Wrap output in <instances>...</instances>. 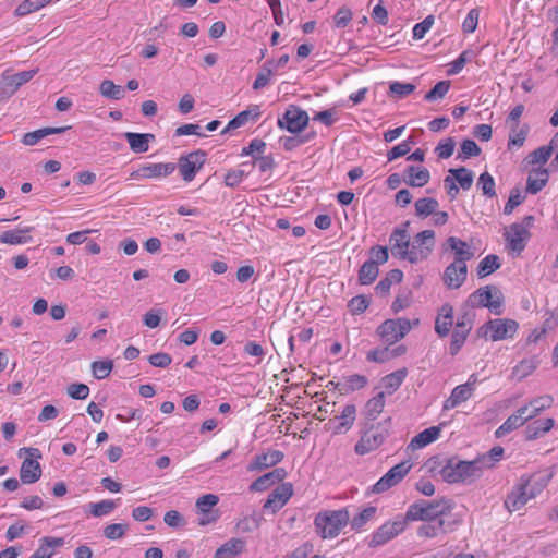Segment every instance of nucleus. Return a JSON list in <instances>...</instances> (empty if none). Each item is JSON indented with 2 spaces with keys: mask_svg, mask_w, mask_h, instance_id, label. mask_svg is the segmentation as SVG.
Listing matches in <instances>:
<instances>
[{
  "mask_svg": "<svg viewBox=\"0 0 558 558\" xmlns=\"http://www.w3.org/2000/svg\"><path fill=\"white\" fill-rule=\"evenodd\" d=\"M486 458L481 457L473 461H462L457 458H450L440 470V475L448 483H471L480 477L484 469L492 468V463H486Z\"/></svg>",
  "mask_w": 558,
  "mask_h": 558,
  "instance_id": "obj_1",
  "label": "nucleus"
},
{
  "mask_svg": "<svg viewBox=\"0 0 558 558\" xmlns=\"http://www.w3.org/2000/svg\"><path fill=\"white\" fill-rule=\"evenodd\" d=\"M409 226L410 221H405L390 234L389 245L391 254L399 259L410 263L424 260V255L421 254L422 252H416V246L410 243Z\"/></svg>",
  "mask_w": 558,
  "mask_h": 558,
  "instance_id": "obj_2",
  "label": "nucleus"
},
{
  "mask_svg": "<svg viewBox=\"0 0 558 558\" xmlns=\"http://www.w3.org/2000/svg\"><path fill=\"white\" fill-rule=\"evenodd\" d=\"M350 521L347 509L328 510L316 514L314 524L317 534L323 538H333Z\"/></svg>",
  "mask_w": 558,
  "mask_h": 558,
  "instance_id": "obj_3",
  "label": "nucleus"
},
{
  "mask_svg": "<svg viewBox=\"0 0 558 558\" xmlns=\"http://www.w3.org/2000/svg\"><path fill=\"white\" fill-rule=\"evenodd\" d=\"M449 500L441 498L437 500H420L411 505L404 519L409 521H435L450 510Z\"/></svg>",
  "mask_w": 558,
  "mask_h": 558,
  "instance_id": "obj_4",
  "label": "nucleus"
},
{
  "mask_svg": "<svg viewBox=\"0 0 558 558\" xmlns=\"http://www.w3.org/2000/svg\"><path fill=\"white\" fill-rule=\"evenodd\" d=\"M504 294L501 290L494 286L488 284L478 288L471 293L465 302V306L471 310L477 307H487L494 314H500L502 311Z\"/></svg>",
  "mask_w": 558,
  "mask_h": 558,
  "instance_id": "obj_5",
  "label": "nucleus"
},
{
  "mask_svg": "<svg viewBox=\"0 0 558 558\" xmlns=\"http://www.w3.org/2000/svg\"><path fill=\"white\" fill-rule=\"evenodd\" d=\"M387 433L386 423H378L377 426L368 423L361 439L355 445V452L363 456L378 448L384 442Z\"/></svg>",
  "mask_w": 558,
  "mask_h": 558,
  "instance_id": "obj_6",
  "label": "nucleus"
},
{
  "mask_svg": "<svg viewBox=\"0 0 558 558\" xmlns=\"http://www.w3.org/2000/svg\"><path fill=\"white\" fill-rule=\"evenodd\" d=\"M22 452L28 453V457L22 462L20 470L21 482L24 484H33L37 482L41 476V468L38 459L41 458V453L37 448H22L19 451V456Z\"/></svg>",
  "mask_w": 558,
  "mask_h": 558,
  "instance_id": "obj_7",
  "label": "nucleus"
},
{
  "mask_svg": "<svg viewBox=\"0 0 558 558\" xmlns=\"http://www.w3.org/2000/svg\"><path fill=\"white\" fill-rule=\"evenodd\" d=\"M39 69L22 71L12 75L5 71L0 80V102L9 99L23 84L29 82Z\"/></svg>",
  "mask_w": 558,
  "mask_h": 558,
  "instance_id": "obj_8",
  "label": "nucleus"
},
{
  "mask_svg": "<svg viewBox=\"0 0 558 558\" xmlns=\"http://www.w3.org/2000/svg\"><path fill=\"white\" fill-rule=\"evenodd\" d=\"M410 328L411 325L405 318H391L378 327L377 333L384 343L390 345L402 339Z\"/></svg>",
  "mask_w": 558,
  "mask_h": 558,
  "instance_id": "obj_9",
  "label": "nucleus"
},
{
  "mask_svg": "<svg viewBox=\"0 0 558 558\" xmlns=\"http://www.w3.org/2000/svg\"><path fill=\"white\" fill-rule=\"evenodd\" d=\"M483 329L485 337L498 341L511 338L518 329V323L513 319L496 318L487 322Z\"/></svg>",
  "mask_w": 558,
  "mask_h": 558,
  "instance_id": "obj_10",
  "label": "nucleus"
},
{
  "mask_svg": "<svg viewBox=\"0 0 558 558\" xmlns=\"http://www.w3.org/2000/svg\"><path fill=\"white\" fill-rule=\"evenodd\" d=\"M206 161V153L202 149L192 151L185 156L179 158L178 167L182 175V179L186 182H191L198 170L203 167Z\"/></svg>",
  "mask_w": 558,
  "mask_h": 558,
  "instance_id": "obj_11",
  "label": "nucleus"
},
{
  "mask_svg": "<svg viewBox=\"0 0 558 558\" xmlns=\"http://www.w3.org/2000/svg\"><path fill=\"white\" fill-rule=\"evenodd\" d=\"M412 464L408 461L396 464L374 484L373 493L380 494L396 486L410 472Z\"/></svg>",
  "mask_w": 558,
  "mask_h": 558,
  "instance_id": "obj_12",
  "label": "nucleus"
},
{
  "mask_svg": "<svg viewBox=\"0 0 558 558\" xmlns=\"http://www.w3.org/2000/svg\"><path fill=\"white\" fill-rule=\"evenodd\" d=\"M308 123V114L296 106H290L283 117L278 120L280 129H287L290 133H300Z\"/></svg>",
  "mask_w": 558,
  "mask_h": 558,
  "instance_id": "obj_13",
  "label": "nucleus"
},
{
  "mask_svg": "<svg viewBox=\"0 0 558 558\" xmlns=\"http://www.w3.org/2000/svg\"><path fill=\"white\" fill-rule=\"evenodd\" d=\"M407 526V520L400 518L393 522H387L383 524L372 536L369 546L377 547L386 544L399 533H401Z\"/></svg>",
  "mask_w": 558,
  "mask_h": 558,
  "instance_id": "obj_14",
  "label": "nucleus"
},
{
  "mask_svg": "<svg viewBox=\"0 0 558 558\" xmlns=\"http://www.w3.org/2000/svg\"><path fill=\"white\" fill-rule=\"evenodd\" d=\"M177 165L173 162L144 165L131 173L133 179L165 178L173 173Z\"/></svg>",
  "mask_w": 558,
  "mask_h": 558,
  "instance_id": "obj_15",
  "label": "nucleus"
},
{
  "mask_svg": "<svg viewBox=\"0 0 558 558\" xmlns=\"http://www.w3.org/2000/svg\"><path fill=\"white\" fill-rule=\"evenodd\" d=\"M292 494L293 486L291 483L280 484L268 496L266 502L264 504V510H270L271 513H276L288 502Z\"/></svg>",
  "mask_w": 558,
  "mask_h": 558,
  "instance_id": "obj_16",
  "label": "nucleus"
},
{
  "mask_svg": "<svg viewBox=\"0 0 558 558\" xmlns=\"http://www.w3.org/2000/svg\"><path fill=\"white\" fill-rule=\"evenodd\" d=\"M507 246L509 250L521 253L530 239L531 233L526 227L514 222L510 226L509 231L505 233Z\"/></svg>",
  "mask_w": 558,
  "mask_h": 558,
  "instance_id": "obj_17",
  "label": "nucleus"
},
{
  "mask_svg": "<svg viewBox=\"0 0 558 558\" xmlns=\"http://www.w3.org/2000/svg\"><path fill=\"white\" fill-rule=\"evenodd\" d=\"M468 277V266L466 264H460L452 262L449 264L442 274L444 284L448 289H459Z\"/></svg>",
  "mask_w": 558,
  "mask_h": 558,
  "instance_id": "obj_18",
  "label": "nucleus"
},
{
  "mask_svg": "<svg viewBox=\"0 0 558 558\" xmlns=\"http://www.w3.org/2000/svg\"><path fill=\"white\" fill-rule=\"evenodd\" d=\"M444 250H451L454 254L453 262L459 263V265L466 264L468 260L474 257V251L471 246L457 236H449L444 243Z\"/></svg>",
  "mask_w": 558,
  "mask_h": 558,
  "instance_id": "obj_19",
  "label": "nucleus"
},
{
  "mask_svg": "<svg viewBox=\"0 0 558 558\" xmlns=\"http://www.w3.org/2000/svg\"><path fill=\"white\" fill-rule=\"evenodd\" d=\"M529 495L526 488L520 483L508 494L505 500V507L510 512L518 511L522 509L529 500L533 499V497Z\"/></svg>",
  "mask_w": 558,
  "mask_h": 558,
  "instance_id": "obj_20",
  "label": "nucleus"
},
{
  "mask_svg": "<svg viewBox=\"0 0 558 558\" xmlns=\"http://www.w3.org/2000/svg\"><path fill=\"white\" fill-rule=\"evenodd\" d=\"M525 410H526L525 407L519 408L513 414H511L504 422L502 425H500L496 429L495 436L497 438H501V437L506 436L507 434L511 433L512 430L518 429L519 427L524 425V423L527 422V418H526L527 413H525Z\"/></svg>",
  "mask_w": 558,
  "mask_h": 558,
  "instance_id": "obj_21",
  "label": "nucleus"
},
{
  "mask_svg": "<svg viewBox=\"0 0 558 558\" xmlns=\"http://www.w3.org/2000/svg\"><path fill=\"white\" fill-rule=\"evenodd\" d=\"M287 476V472L282 468H276L271 472L266 473L262 476H259L257 480H255L251 486L250 489L252 492H263L267 488H269L271 485L279 483L283 481Z\"/></svg>",
  "mask_w": 558,
  "mask_h": 558,
  "instance_id": "obj_22",
  "label": "nucleus"
},
{
  "mask_svg": "<svg viewBox=\"0 0 558 558\" xmlns=\"http://www.w3.org/2000/svg\"><path fill=\"white\" fill-rule=\"evenodd\" d=\"M403 181L412 187H422L426 185L430 179L428 169L423 167L408 166Z\"/></svg>",
  "mask_w": 558,
  "mask_h": 558,
  "instance_id": "obj_23",
  "label": "nucleus"
},
{
  "mask_svg": "<svg viewBox=\"0 0 558 558\" xmlns=\"http://www.w3.org/2000/svg\"><path fill=\"white\" fill-rule=\"evenodd\" d=\"M130 148L135 154H143L148 151L149 143L155 141V135L151 133H133L126 132L124 134Z\"/></svg>",
  "mask_w": 558,
  "mask_h": 558,
  "instance_id": "obj_24",
  "label": "nucleus"
},
{
  "mask_svg": "<svg viewBox=\"0 0 558 558\" xmlns=\"http://www.w3.org/2000/svg\"><path fill=\"white\" fill-rule=\"evenodd\" d=\"M549 173L545 168L532 169L526 180V193L537 194L547 184Z\"/></svg>",
  "mask_w": 558,
  "mask_h": 558,
  "instance_id": "obj_25",
  "label": "nucleus"
},
{
  "mask_svg": "<svg viewBox=\"0 0 558 558\" xmlns=\"http://www.w3.org/2000/svg\"><path fill=\"white\" fill-rule=\"evenodd\" d=\"M284 454L280 450H270L266 453L256 456L254 462L248 466L250 470H264L274 466L282 461Z\"/></svg>",
  "mask_w": 558,
  "mask_h": 558,
  "instance_id": "obj_26",
  "label": "nucleus"
},
{
  "mask_svg": "<svg viewBox=\"0 0 558 558\" xmlns=\"http://www.w3.org/2000/svg\"><path fill=\"white\" fill-rule=\"evenodd\" d=\"M416 246V252H422L424 259L428 257L435 245V232L433 230H424L414 236L413 244Z\"/></svg>",
  "mask_w": 558,
  "mask_h": 558,
  "instance_id": "obj_27",
  "label": "nucleus"
},
{
  "mask_svg": "<svg viewBox=\"0 0 558 558\" xmlns=\"http://www.w3.org/2000/svg\"><path fill=\"white\" fill-rule=\"evenodd\" d=\"M356 416V408L354 404H347L341 414L339 416H335L332 421H338L339 423L335 426V433L341 434L345 433L351 428L355 421Z\"/></svg>",
  "mask_w": 558,
  "mask_h": 558,
  "instance_id": "obj_28",
  "label": "nucleus"
},
{
  "mask_svg": "<svg viewBox=\"0 0 558 558\" xmlns=\"http://www.w3.org/2000/svg\"><path fill=\"white\" fill-rule=\"evenodd\" d=\"M440 430V426H432L424 429L411 440L409 447L415 450L429 445L439 437Z\"/></svg>",
  "mask_w": 558,
  "mask_h": 558,
  "instance_id": "obj_29",
  "label": "nucleus"
},
{
  "mask_svg": "<svg viewBox=\"0 0 558 558\" xmlns=\"http://www.w3.org/2000/svg\"><path fill=\"white\" fill-rule=\"evenodd\" d=\"M40 546L35 550L33 558H51L53 556V548L61 547L64 544L61 537L45 536L41 538Z\"/></svg>",
  "mask_w": 558,
  "mask_h": 558,
  "instance_id": "obj_30",
  "label": "nucleus"
},
{
  "mask_svg": "<svg viewBox=\"0 0 558 558\" xmlns=\"http://www.w3.org/2000/svg\"><path fill=\"white\" fill-rule=\"evenodd\" d=\"M33 227H26L24 229L4 231L0 234V242L10 245L27 243L32 240V238L25 236L23 234L33 231Z\"/></svg>",
  "mask_w": 558,
  "mask_h": 558,
  "instance_id": "obj_31",
  "label": "nucleus"
},
{
  "mask_svg": "<svg viewBox=\"0 0 558 558\" xmlns=\"http://www.w3.org/2000/svg\"><path fill=\"white\" fill-rule=\"evenodd\" d=\"M385 407V392H379L369 399L365 405L366 425L375 421Z\"/></svg>",
  "mask_w": 558,
  "mask_h": 558,
  "instance_id": "obj_32",
  "label": "nucleus"
},
{
  "mask_svg": "<svg viewBox=\"0 0 558 558\" xmlns=\"http://www.w3.org/2000/svg\"><path fill=\"white\" fill-rule=\"evenodd\" d=\"M554 426L553 418L536 420L525 429V437L527 440H533L549 432Z\"/></svg>",
  "mask_w": 558,
  "mask_h": 558,
  "instance_id": "obj_33",
  "label": "nucleus"
},
{
  "mask_svg": "<svg viewBox=\"0 0 558 558\" xmlns=\"http://www.w3.org/2000/svg\"><path fill=\"white\" fill-rule=\"evenodd\" d=\"M472 390L470 389V386H466L465 384L457 386L452 392L451 396L445 401L444 409L449 410L453 409L460 403L466 401L472 396Z\"/></svg>",
  "mask_w": 558,
  "mask_h": 558,
  "instance_id": "obj_34",
  "label": "nucleus"
},
{
  "mask_svg": "<svg viewBox=\"0 0 558 558\" xmlns=\"http://www.w3.org/2000/svg\"><path fill=\"white\" fill-rule=\"evenodd\" d=\"M553 403V398L550 396H541L530 401L529 404L524 405L526 408L525 413H527V421L534 418L542 411L548 409Z\"/></svg>",
  "mask_w": 558,
  "mask_h": 558,
  "instance_id": "obj_35",
  "label": "nucleus"
},
{
  "mask_svg": "<svg viewBox=\"0 0 558 558\" xmlns=\"http://www.w3.org/2000/svg\"><path fill=\"white\" fill-rule=\"evenodd\" d=\"M500 268L499 257L495 254L485 256L477 265V276L485 278Z\"/></svg>",
  "mask_w": 558,
  "mask_h": 558,
  "instance_id": "obj_36",
  "label": "nucleus"
},
{
  "mask_svg": "<svg viewBox=\"0 0 558 558\" xmlns=\"http://www.w3.org/2000/svg\"><path fill=\"white\" fill-rule=\"evenodd\" d=\"M537 365L538 360L535 356L522 360L515 367H513L512 376L518 380H522L531 375L536 369Z\"/></svg>",
  "mask_w": 558,
  "mask_h": 558,
  "instance_id": "obj_37",
  "label": "nucleus"
},
{
  "mask_svg": "<svg viewBox=\"0 0 558 558\" xmlns=\"http://www.w3.org/2000/svg\"><path fill=\"white\" fill-rule=\"evenodd\" d=\"M439 204L436 198L423 197L415 202V214L421 218H426L435 213Z\"/></svg>",
  "mask_w": 558,
  "mask_h": 558,
  "instance_id": "obj_38",
  "label": "nucleus"
},
{
  "mask_svg": "<svg viewBox=\"0 0 558 558\" xmlns=\"http://www.w3.org/2000/svg\"><path fill=\"white\" fill-rule=\"evenodd\" d=\"M379 272L376 262L366 260L359 270V281L361 284H371L375 281Z\"/></svg>",
  "mask_w": 558,
  "mask_h": 558,
  "instance_id": "obj_39",
  "label": "nucleus"
},
{
  "mask_svg": "<svg viewBox=\"0 0 558 558\" xmlns=\"http://www.w3.org/2000/svg\"><path fill=\"white\" fill-rule=\"evenodd\" d=\"M100 94L109 99L120 100L124 97V89L111 80H104L99 86Z\"/></svg>",
  "mask_w": 558,
  "mask_h": 558,
  "instance_id": "obj_40",
  "label": "nucleus"
},
{
  "mask_svg": "<svg viewBox=\"0 0 558 558\" xmlns=\"http://www.w3.org/2000/svg\"><path fill=\"white\" fill-rule=\"evenodd\" d=\"M244 545L243 539L231 538L216 550L215 558H222L225 555H238L243 550Z\"/></svg>",
  "mask_w": 558,
  "mask_h": 558,
  "instance_id": "obj_41",
  "label": "nucleus"
},
{
  "mask_svg": "<svg viewBox=\"0 0 558 558\" xmlns=\"http://www.w3.org/2000/svg\"><path fill=\"white\" fill-rule=\"evenodd\" d=\"M274 64H275L274 60H268L263 64L262 70L259 71V73L257 74V76L253 83V86H252L253 89L258 90V89L266 87L269 84L270 78L274 74V71H272Z\"/></svg>",
  "mask_w": 558,
  "mask_h": 558,
  "instance_id": "obj_42",
  "label": "nucleus"
},
{
  "mask_svg": "<svg viewBox=\"0 0 558 558\" xmlns=\"http://www.w3.org/2000/svg\"><path fill=\"white\" fill-rule=\"evenodd\" d=\"M407 374V369L403 368L398 369L383 378V386L388 391V393H392L401 386Z\"/></svg>",
  "mask_w": 558,
  "mask_h": 558,
  "instance_id": "obj_43",
  "label": "nucleus"
},
{
  "mask_svg": "<svg viewBox=\"0 0 558 558\" xmlns=\"http://www.w3.org/2000/svg\"><path fill=\"white\" fill-rule=\"evenodd\" d=\"M470 327H466L465 323L457 322V327L452 333V339L450 343V353L456 355L462 344L464 343L465 337Z\"/></svg>",
  "mask_w": 558,
  "mask_h": 558,
  "instance_id": "obj_44",
  "label": "nucleus"
},
{
  "mask_svg": "<svg viewBox=\"0 0 558 558\" xmlns=\"http://www.w3.org/2000/svg\"><path fill=\"white\" fill-rule=\"evenodd\" d=\"M51 0H24L22 3H20L15 11V16H25L29 13H33L41 8H44L46 4H48Z\"/></svg>",
  "mask_w": 558,
  "mask_h": 558,
  "instance_id": "obj_45",
  "label": "nucleus"
},
{
  "mask_svg": "<svg viewBox=\"0 0 558 558\" xmlns=\"http://www.w3.org/2000/svg\"><path fill=\"white\" fill-rule=\"evenodd\" d=\"M449 173L453 175L454 181L457 180L461 189L469 190L473 184V172L464 167L458 169H450Z\"/></svg>",
  "mask_w": 558,
  "mask_h": 558,
  "instance_id": "obj_46",
  "label": "nucleus"
},
{
  "mask_svg": "<svg viewBox=\"0 0 558 558\" xmlns=\"http://www.w3.org/2000/svg\"><path fill=\"white\" fill-rule=\"evenodd\" d=\"M442 520L427 521V523L418 527L417 534L421 537H436L440 532H442Z\"/></svg>",
  "mask_w": 558,
  "mask_h": 558,
  "instance_id": "obj_47",
  "label": "nucleus"
},
{
  "mask_svg": "<svg viewBox=\"0 0 558 558\" xmlns=\"http://www.w3.org/2000/svg\"><path fill=\"white\" fill-rule=\"evenodd\" d=\"M551 153H553V147L551 146H549V145L548 146H541L537 149H535L532 153H530L526 156L525 160L530 165L545 163L549 159V157L551 156Z\"/></svg>",
  "mask_w": 558,
  "mask_h": 558,
  "instance_id": "obj_48",
  "label": "nucleus"
},
{
  "mask_svg": "<svg viewBox=\"0 0 558 558\" xmlns=\"http://www.w3.org/2000/svg\"><path fill=\"white\" fill-rule=\"evenodd\" d=\"M416 89V86L412 83L392 82L389 85V94L397 98H404L412 94Z\"/></svg>",
  "mask_w": 558,
  "mask_h": 558,
  "instance_id": "obj_49",
  "label": "nucleus"
},
{
  "mask_svg": "<svg viewBox=\"0 0 558 558\" xmlns=\"http://www.w3.org/2000/svg\"><path fill=\"white\" fill-rule=\"evenodd\" d=\"M477 185L486 197L493 198L496 196L495 180L488 172H483L478 177Z\"/></svg>",
  "mask_w": 558,
  "mask_h": 558,
  "instance_id": "obj_50",
  "label": "nucleus"
},
{
  "mask_svg": "<svg viewBox=\"0 0 558 558\" xmlns=\"http://www.w3.org/2000/svg\"><path fill=\"white\" fill-rule=\"evenodd\" d=\"M449 88L450 81H440L429 92L425 94L424 99L426 101H435L437 99H441L446 96Z\"/></svg>",
  "mask_w": 558,
  "mask_h": 558,
  "instance_id": "obj_51",
  "label": "nucleus"
},
{
  "mask_svg": "<svg viewBox=\"0 0 558 558\" xmlns=\"http://www.w3.org/2000/svg\"><path fill=\"white\" fill-rule=\"evenodd\" d=\"M530 131V126L527 124H523L520 129H517V132H513L510 130L509 134V141H508V148L511 149V147H521L523 146L527 134Z\"/></svg>",
  "mask_w": 558,
  "mask_h": 558,
  "instance_id": "obj_52",
  "label": "nucleus"
},
{
  "mask_svg": "<svg viewBox=\"0 0 558 558\" xmlns=\"http://www.w3.org/2000/svg\"><path fill=\"white\" fill-rule=\"evenodd\" d=\"M375 507H367L351 520L352 530L363 527L375 514Z\"/></svg>",
  "mask_w": 558,
  "mask_h": 558,
  "instance_id": "obj_53",
  "label": "nucleus"
},
{
  "mask_svg": "<svg viewBox=\"0 0 558 558\" xmlns=\"http://www.w3.org/2000/svg\"><path fill=\"white\" fill-rule=\"evenodd\" d=\"M113 367V363L110 360L96 361L92 364V371L97 379H104L109 376Z\"/></svg>",
  "mask_w": 558,
  "mask_h": 558,
  "instance_id": "obj_54",
  "label": "nucleus"
},
{
  "mask_svg": "<svg viewBox=\"0 0 558 558\" xmlns=\"http://www.w3.org/2000/svg\"><path fill=\"white\" fill-rule=\"evenodd\" d=\"M89 507L90 513L98 518L110 513L116 508V502L113 500H101L89 504Z\"/></svg>",
  "mask_w": 558,
  "mask_h": 558,
  "instance_id": "obj_55",
  "label": "nucleus"
},
{
  "mask_svg": "<svg viewBox=\"0 0 558 558\" xmlns=\"http://www.w3.org/2000/svg\"><path fill=\"white\" fill-rule=\"evenodd\" d=\"M454 146V140L452 137H448L438 143V145L435 148V151L440 159H448L449 157L452 156Z\"/></svg>",
  "mask_w": 558,
  "mask_h": 558,
  "instance_id": "obj_56",
  "label": "nucleus"
},
{
  "mask_svg": "<svg viewBox=\"0 0 558 558\" xmlns=\"http://www.w3.org/2000/svg\"><path fill=\"white\" fill-rule=\"evenodd\" d=\"M480 17V9H471L462 23V31L466 34L475 32Z\"/></svg>",
  "mask_w": 558,
  "mask_h": 558,
  "instance_id": "obj_57",
  "label": "nucleus"
},
{
  "mask_svg": "<svg viewBox=\"0 0 558 558\" xmlns=\"http://www.w3.org/2000/svg\"><path fill=\"white\" fill-rule=\"evenodd\" d=\"M313 136H314V133L311 135L308 134V135L287 136V137L281 138V142H282L283 148L287 151H291V150L298 148L299 146H301L302 144L306 143Z\"/></svg>",
  "mask_w": 558,
  "mask_h": 558,
  "instance_id": "obj_58",
  "label": "nucleus"
},
{
  "mask_svg": "<svg viewBox=\"0 0 558 558\" xmlns=\"http://www.w3.org/2000/svg\"><path fill=\"white\" fill-rule=\"evenodd\" d=\"M219 501L218 496L214 494H207L199 497L196 501V508L203 513H209L210 509L216 506Z\"/></svg>",
  "mask_w": 558,
  "mask_h": 558,
  "instance_id": "obj_59",
  "label": "nucleus"
},
{
  "mask_svg": "<svg viewBox=\"0 0 558 558\" xmlns=\"http://www.w3.org/2000/svg\"><path fill=\"white\" fill-rule=\"evenodd\" d=\"M435 21L434 15L426 16L422 22L415 24L413 27V38L423 39L426 33L430 29Z\"/></svg>",
  "mask_w": 558,
  "mask_h": 558,
  "instance_id": "obj_60",
  "label": "nucleus"
},
{
  "mask_svg": "<svg viewBox=\"0 0 558 558\" xmlns=\"http://www.w3.org/2000/svg\"><path fill=\"white\" fill-rule=\"evenodd\" d=\"M369 305V300L365 295H356L350 300L348 307L352 314L364 313Z\"/></svg>",
  "mask_w": 558,
  "mask_h": 558,
  "instance_id": "obj_61",
  "label": "nucleus"
},
{
  "mask_svg": "<svg viewBox=\"0 0 558 558\" xmlns=\"http://www.w3.org/2000/svg\"><path fill=\"white\" fill-rule=\"evenodd\" d=\"M460 148H461V157L463 159L476 157L482 151L481 147L473 140H470V138L464 140L461 143Z\"/></svg>",
  "mask_w": 558,
  "mask_h": 558,
  "instance_id": "obj_62",
  "label": "nucleus"
},
{
  "mask_svg": "<svg viewBox=\"0 0 558 558\" xmlns=\"http://www.w3.org/2000/svg\"><path fill=\"white\" fill-rule=\"evenodd\" d=\"M391 360L390 348H378L367 353V361L375 363H385Z\"/></svg>",
  "mask_w": 558,
  "mask_h": 558,
  "instance_id": "obj_63",
  "label": "nucleus"
},
{
  "mask_svg": "<svg viewBox=\"0 0 558 558\" xmlns=\"http://www.w3.org/2000/svg\"><path fill=\"white\" fill-rule=\"evenodd\" d=\"M126 525L121 523H112L104 529V535L108 539H120L124 536Z\"/></svg>",
  "mask_w": 558,
  "mask_h": 558,
  "instance_id": "obj_64",
  "label": "nucleus"
}]
</instances>
